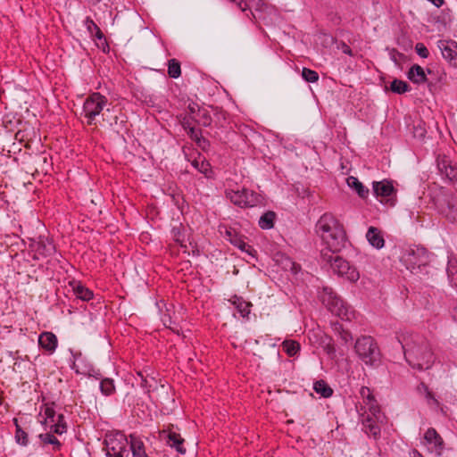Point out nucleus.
I'll list each match as a JSON object with an SVG mask.
<instances>
[{
  "instance_id": "f257e3e1",
  "label": "nucleus",
  "mask_w": 457,
  "mask_h": 457,
  "mask_svg": "<svg viewBox=\"0 0 457 457\" xmlns=\"http://www.w3.org/2000/svg\"><path fill=\"white\" fill-rule=\"evenodd\" d=\"M406 361L413 369L428 370L434 362V354L428 341L422 336L409 334L399 339Z\"/></svg>"
},
{
  "instance_id": "f03ea898",
  "label": "nucleus",
  "mask_w": 457,
  "mask_h": 457,
  "mask_svg": "<svg viewBox=\"0 0 457 457\" xmlns=\"http://www.w3.org/2000/svg\"><path fill=\"white\" fill-rule=\"evenodd\" d=\"M316 232L321 237L325 248L329 253H340L347 244L343 225L331 214H323L316 223Z\"/></svg>"
},
{
  "instance_id": "7ed1b4c3",
  "label": "nucleus",
  "mask_w": 457,
  "mask_h": 457,
  "mask_svg": "<svg viewBox=\"0 0 457 457\" xmlns=\"http://www.w3.org/2000/svg\"><path fill=\"white\" fill-rule=\"evenodd\" d=\"M320 262L322 268L331 270L333 273L351 282L358 280L360 277L356 268L344 259L339 253H334L328 250H320Z\"/></svg>"
},
{
  "instance_id": "20e7f679",
  "label": "nucleus",
  "mask_w": 457,
  "mask_h": 457,
  "mask_svg": "<svg viewBox=\"0 0 457 457\" xmlns=\"http://www.w3.org/2000/svg\"><path fill=\"white\" fill-rule=\"evenodd\" d=\"M321 303L326 308L343 320H351L354 318V312L351 307L329 287H323L319 292Z\"/></svg>"
},
{
  "instance_id": "39448f33",
  "label": "nucleus",
  "mask_w": 457,
  "mask_h": 457,
  "mask_svg": "<svg viewBox=\"0 0 457 457\" xmlns=\"http://www.w3.org/2000/svg\"><path fill=\"white\" fill-rule=\"evenodd\" d=\"M105 96L94 92L90 94L83 104L82 114L87 119V124L89 126L96 125V117L104 112L105 108L110 106Z\"/></svg>"
},
{
  "instance_id": "423d86ee",
  "label": "nucleus",
  "mask_w": 457,
  "mask_h": 457,
  "mask_svg": "<svg viewBox=\"0 0 457 457\" xmlns=\"http://www.w3.org/2000/svg\"><path fill=\"white\" fill-rule=\"evenodd\" d=\"M401 260L412 273L420 267L426 266L429 262L427 250L420 246L406 248Z\"/></svg>"
},
{
  "instance_id": "0eeeda50",
  "label": "nucleus",
  "mask_w": 457,
  "mask_h": 457,
  "mask_svg": "<svg viewBox=\"0 0 457 457\" xmlns=\"http://www.w3.org/2000/svg\"><path fill=\"white\" fill-rule=\"evenodd\" d=\"M360 395L362 403H359L356 408L363 430L370 436L371 433V389L368 386H361Z\"/></svg>"
},
{
  "instance_id": "6e6552de",
  "label": "nucleus",
  "mask_w": 457,
  "mask_h": 457,
  "mask_svg": "<svg viewBox=\"0 0 457 457\" xmlns=\"http://www.w3.org/2000/svg\"><path fill=\"white\" fill-rule=\"evenodd\" d=\"M29 241V249L34 253L33 258L36 260L51 257L56 253L55 245L48 237L39 236Z\"/></svg>"
},
{
  "instance_id": "1a4fd4ad",
  "label": "nucleus",
  "mask_w": 457,
  "mask_h": 457,
  "mask_svg": "<svg viewBox=\"0 0 457 457\" xmlns=\"http://www.w3.org/2000/svg\"><path fill=\"white\" fill-rule=\"evenodd\" d=\"M373 195L381 204L394 206L396 201V190L391 181L382 180L373 181Z\"/></svg>"
},
{
  "instance_id": "9d476101",
  "label": "nucleus",
  "mask_w": 457,
  "mask_h": 457,
  "mask_svg": "<svg viewBox=\"0 0 457 457\" xmlns=\"http://www.w3.org/2000/svg\"><path fill=\"white\" fill-rule=\"evenodd\" d=\"M104 445L105 453L127 452L129 439L120 432L108 434L104 438Z\"/></svg>"
},
{
  "instance_id": "9b49d317",
  "label": "nucleus",
  "mask_w": 457,
  "mask_h": 457,
  "mask_svg": "<svg viewBox=\"0 0 457 457\" xmlns=\"http://www.w3.org/2000/svg\"><path fill=\"white\" fill-rule=\"evenodd\" d=\"M225 238L229 241L230 244L237 247L243 252H245L248 255L255 257L257 251L250 245L245 242V237L239 234L235 228L231 227H225Z\"/></svg>"
},
{
  "instance_id": "f8f14e48",
  "label": "nucleus",
  "mask_w": 457,
  "mask_h": 457,
  "mask_svg": "<svg viewBox=\"0 0 457 457\" xmlns=\"http://www.w3.org/2000/svg\"><path fill=\"white\" fill-rule=\"evenodd\" d=\"M437 46L450 65L457 68V43L452 39L439 40Z\"/></svg>"
},
{
  "instance_id": "ddd939ff",
  "label": "nucleus",
  "mask_w": 457,
  "mask_h": 457,
  "mask_svg": "<svg viewBox=\"0 0 457 457\" xmlns=\"http://www.w3.org/2000/svg\"><path fill=\"white\" fill-rule=\"evenodd\" d=\"M160 436L162 438L166 440V444L170 447L176 449V451L181 454L186 453V448L184 447V439L179 433L171 430L170 428L161 431Z\"/></svg>"
},
{
  "instance_id": "4468645a",
  "label": "nucleus",
  "mask_w": 457,
  "mask_h": 457,
  "mask_svg": "<svg viewBox=\"0 0 457 457\" xmlns=\"http://www.w3.org/2000/svg\"><path fill=\"white\" fill-rule=\"evenodd\" d=\"M354 349L358 356L366 364H371V337H361L357 339Z\"/></svg>"
},
{
  "instance_id": "2eb2a0df",
  "label": "nucleus",
  "mask_w": 457,
  "mask_h": 457,
  "mask_svg": "<svg viewBox=\"0 0 457 457\" xmlns=\"http://www.w3.org/2000/svg\"><path fill=\"white\" fill-rule=\"evenodd\" d=\"M437 207L451 222L457 221V199L445 195L444 203H440Z\"/></svg>"
},
{
  "instance_id": "dca6fc26",
  "label": "nucleus",
  "mask_w": 457,
  "mask_h": 457,
  "mask_svg": "<svg viewBox=\"0 0 457 457\" xmlns=\"http://www.w3.org/2000/svg\"><path fill=\"white\" fill-rule=\"evenodd\" d=\"M118 112H120V110L116 109L115 106L106 107L104 112L102 113V120L104 125H107L108 127L113 129H119L122 127L125 122L123 120H120Z\"/></svg>"
},
{
  "instance_id": "f3484780",
  "label": "nucleus",
  "mask_w": 457,
  "mask_h": 457,
  "mask_svg": "<svg viewBox=\"0 0 457 457\" xmlns=\"http://www.w3.org/2000/svg\"><path fill=\"white\" fill-rule=\"evenodd\" d=\"M129 445L132 457H152V453L146 450V446L139 436L135 434L129 435Z\"/></svg>"
},
{
  "instance_id": "a211bd4d",
  "label": "nucleus",
  "mask_w": 457,
  "mask_h": 457,
  "mask_svg": "<svg viewBox=\"0 0 457 457\" xmlns=\"http://www.w3.org/2000/svg\"><path fill=\"white\" fill-rule=\"evenodd\" d=\"M38 345L44 351L52 354L58 345L57 337L53 332H42L38 337Z\"/></svg>"
},
{
  "instance_id": "6ab92c4d",
  "label": "nucleus",
  "mask_w": 457,
  "mask_h": 457,
  "mask_svg": "<svg viewBox=\"0 0 457 457\" xmlns=\"http://www.w3.org/2000/svg\"><path fill=\"white\" fill-rule=\"evenodd\" d=\"M424 439L431 446L432 451L437 455H441L444 450V441L435 428H428L424 435Z\"/></svg>"
},
{
  "instance_id": "aec40b11",
  "label": "nucleus",
  "mask_w": 457,
  "mask_h": 457,
  "mask_svg": "<svg viewBox=\"0 0 457 457\" xmlns=\"http://www.w3.org/2000/svg\"><path fill=\"white\" fill-rule=\"evenodd\" d=\"M408 79L415 84H422L427 81L425 70L419 64L412 65L408 73Z\"/></svg>"
},
{
  "instance_id": "412c9836",
  "label": "nucleus",
  "mask_w": 457,
  "mask_h": 457,
  "mask_svg": "<svg viewBox=\"0 0 457 457\" xmlns=\"http://www.w3.org/2000/svg\"><path fill=\"white\" fill-rule=\"evenodd\" d=\"M230 302L243 318L248 317L252 307V303L250 302H246L241 296L237 295H234Z\"/></svg>"
},
{
  "instance_id": "4be33fe9",
  "label": "nucleus",
  "mask_w": 457,
  "mask_h": 457,
  "mask_svg": "<svg viewBox=\"0 0 457 457\" xmlns=\"http://www.w3.org/2000/svg\"><path fill=\"white\" fill-rule=\"evenodd\" d=\"M225 194L227 198H228L230 202L233 203L235 205L240 208H245V188H243L242 190L227 189Z\"/></svg>"
},
{
  "instance_id": "5701e85b",
  "label": "nucleus",
  "mask_w": 457,
  "mask_h": 457,
  "mask_svg": "<svg viewBox=\"0 0 457 457\" xmlns=\"http://www.w3.org/2000/svg\"><path fill=\"white\" fill-rule=\"evenodd\" d=\"M346 183L349 187L354 189L361 198H367L369 195V189L363 186L361 182L355 177L350 176L346 179Z\"/></svg>"
},
{
  "instance_id": "b1692460",
  "label": "nucleus",
  "mask_w": 457,
  "mask_h": 457,
  "mask_svg": "<svg viewBox=\"0 0 457 457\" xmlns=\"http://www.w3.org/2000/svg\"><path fill=\"white\" fill-rule=\"evenodd\" d=\"M192 166L196 169L199 172L204 174L206 178H211L212 175V170L211 168V164L205 158H203L199 155L197 159H195L191 162Z\"/></svg>"
},
{
  "instance_id": "393cba45",
  "label": "nucleus",
  "mask_w": 457,
  "mask_h": 457,
  "mask_svg": "<svg viewBox=\"0 0 457 457\" xmlns=\"http://www.w3.org/2000/svg\"><path fill=\"white\" fill-rule=\"evenodd\" d=\"M38 438L41 441L42 446H46V445H51L52 450L54 452L59 451L62 447V443L57 439V437L54 434H52L50 432H47L45 434H40L38 436Z\"/></svg>"
},
{
  "instance_id": "a878e982",
  "label": "nucleus",
  "mask_w": 457,
  "mask_h": 457,
  "mask_svg": "<svg viewBox=\"0 0 457 457\" xmlns=\"http://www.w3.org/2000/svg\"><path fill=\"white\" fill-rule=\"evenodd\" d=\"M438 168L441 172L445 173V176L450 179L453 180L457 179V167L448 160H443L438 163Z\"/></svg>"
},
{
  "instance_id": "bb28decb",
  "label": "nucleus",
  "mask_w": 457,
  "mask_h": 457,
  "mask_svg": "<svg viewBox=\"0 0 457 457\" xmlns=\"http://www.w3.org/2000/svg\"><path fill=\"white\" fill-rule=\"evenodd\" d=\"M74 361L72 368L75 369L77 373L80 374H87L89 376H95L96 378H100L101 374L97 371H96L92 367H89L85 370H80L79 366L77 364V361H79L82 360L83 356L81 353H76L73 354Z\"/></svg>"
},
{
  "instance_id": "cd10ccee",
  "label": "nucleus",
  "mask_w": 457,
  "mask_h": 457,
  "mask_svg": "<svg viewBox=\"0 0 457 457\" xmlns=\"http://www.w3.org/2000/svg\"><path fill=\"white\" fill-rule=\"evenodd\" d=\"M195 121L203 127H209L212 122V118L209 112L204 108H198L196 116L194 118Z\"/></svg>"
},
{
  "instance_id": "c85d7f7f",
  "label": "nucleus",
  "mask_w": 457,
  "mask_h": 457,
  "mask_svg": "<svg viewBox=\"0 0 457 457\" xmlns=\"http://www.w3.org/2000/svg\"><path fill=\"white\" fill-rule=\"evenodd\" d=\"M313 389L324 398L330 397L333 395V389L322 379L314 383Z\"/></svg>"
},
{
  "instance_id": "c756f323",
  "label": "nucleus",
  "mask_w": 457,
  "mask_h": 457,
  "mask_svg": "<svg viewBox=\"0 0 457 457\" xmlns=\"http://www.w3.org/2000/svg\"><path fill=\"white\" fill-rule=\"evenodd\" d=\"M386 421V417L380 411L378 406L373 404V438H376L377 434L380 431V428L378 425H374V423L384 424Z\"/></svg>"
},
{
  "instance_id": "7c9ffc66",
  "label": "nucleus",
  "mask_w": 457,
  "mask_h": 457,
  "mask_svg": "<svg viewBox=\"0 0 457 457\" xmlns=\"http://www.w3.org/2000/svg\"><path fill=\"white\" fill-rule=\"evenodd\" d=\"M276 213L269 211L261 216L259 220V226L262 229H270L274 227Z\"/></svg>"
},
{
  "instance_id": "2f4dec72",
  "label": "nucleus",
  "mask_w": 457,
  "mask_h": 457,
  "mask_svg": "<svg viewBox=\"0 0 457 457\" xmlns=\"http://www.w3.org/2000/svg\"><path fill=\"white\" fill-rule=\"evenodd\" d=\"M245 208L256 206L261 203V195L252 190H248L245 188Z\"/></svg>"
},
{
  "instance_id": "473e14b6",
  "label": "nucleus",
  "mask_w": 457,
  "mask_h": 457,
  "mask_svg": "<svg viewBox=\"0 0 457 457\" xmlns=\"http://www.w3.org/2000/svg\"><path fill=\"white\" fill-rule=\"evenodd\" d=\"M282 349L288 356L294 357L300 351V344L294 340H285L282 343Z\"/></svg>"
},
{
  "instance_id": "72a5a7b5",
  "label": "nucleus",
  "mask_w": 457,
  "mask_h": 457,
  "mask_svg": "<svg viewBox=\"0 0 457 457\" xmlns=\"http://www.w3.org/2000/svg\"><path fill=\"white\" fill-rule=\"evenodd\" d=\"M13 423L15 425V441L19 445L26 446L29 443L28 434L25 432L21 427L19 425L18 419H13Z\"/></svg>"
},
{
  "instance_id": "f704fd0d",
  "label": "nucleus",
  "mask_w": 457,
  "mask_h": 457,
  "mask_svg": "<svg viewBox=\"0 0 457 457\" xmlns=\"http://www.w3.org/2000/svg\"><path fill=\"white\" fill-rule=\"evenodd\" d=\"M73 291L76 296L83 301H89L94 296V294L90 289L79 283L73 287Z\"/></svg>"
},
{
  "instance_id": "c9c22d12",
  "label": "nucleus",
  "mask_w": 457,
  "mask_h": 457,
  "mask_svg": "<svg viewBox=\"0 0 457 457\" xmlns=\"http://www.w3.org/2000/svg\"><path fill=\"white\" fill-rule=\"evenodd\" d=\"M168 74L172 79H177L181 75L180 62L178 60L168 61Z\"/></svg>"
},
{
  "instance_id": "e433bc0d",
  "label": "nucleus",
  "mask_w": 457,
  "mask_h": 457,
  "mask_svg": "<svg viewBox=\"0 0 457 457\" xmlns=\"http://www.w3.org/2000/svg\"><path fill=\"white\" fill-rule=\"evenodd\" d=\"M100 390L104 395H111L115 392V386L112 378H103L100 382Z\"/></svg>"
},
{
  "instance_id": "4c0bfd02",
  "label": "nucleus",
  "mask_w": 457,
  "mask_h": 457,
  "mask_svg": "<svg viewBox=\"0 0 457 457\" xmlns=\"http://www.w3.org/2000/svg\"><path fill=\"white\" fill-rule=\"evenodd\" d=\"M390 89L396 94H403L410 90V86L403 80L394 79L391 82Z\"/></svg>"
},
{
  "instance_id": "58836bf2",
  "label": "nucleus",
  "mask_w": 457,
  "mask_h": 457,
  "mask_svg": "<svg viewBox=\"0 0 457 457\" xmlns=\"http://www.w3.org/2000/svg\"><path fill=\"white\" fill-rule=\"evenodd\" d=\"M385 245V238L382 231L373 227V247L381 249Z\"/></svg>"
},
{
  "instance_id": "ea45409f",
  "label": "nucleus",
  "mask_w": 457,
  "mask_h": 457,
  "mask_svg": "<svg viewBox=\"0 0 457 457\" xmlns=\"http://www.w3.org/2000/svg\"><path fill=\"white\" fill-rule=\"evenodd\" d=\"M302 77L306 82L314 83L319 80V74L317 71L303 68L302 71Z\"/></svg>"
},
{
  "instance_id": "a19ab883",
  "label": "nucleus",
  "mask_w": 457,
  "mask_h": 457,
  "mask_svg": "<svg viewBox=\"0 0 457 457\" xmlns=\"http://www.w3.org/2000/svg\"><path fill=\"white\" fill-rule=\"evenodd\" d=\"M188 137L194 140L195 143H206V139L202 136L201 129H197L195 128H190V130L187 133Z\"/></svg>"
},
{
  "instance_id": "79ce46f5",
  "label": "nucleus",
  "mask_w": 457,
  "mask_h": 457,
  "mask_svg": "<svg viewBox=\"0 0 457 457\" xmlns=\"http://www.w3.org/2000/svg\"><path fill=\"white\" fill-rule=\"evenodd\" d=\"M427 133L425 125L422 121L417 122V124L413 125L412 134L416 138H423Z\"/></svg>"
},
{
  "instance_id": "37998d69",
  "label": "nucleus",
  "mask_w": 457,
  "mask_h": 457,
  "mask_svg": "<svg viewBox=\"0 0 457 457\" xmlns=\"http://www.w3.org/2000/svg\"><path fill=\"white\" fill-rule=\"evenodd\" d=\"M260 1L261 0H237L232 3L235 4L242 12H246L250 9V4H256V5H258Z\"/></svg>"
},
{
  "instance_id": "c03bdc74",
  "label": "nucleus",
  "mask_w": 457,
  "mask_h": 457,
  "mask_svg": "<svg viewBox=\"0 0 457 457\" xmlns=\"http://www.w3.org/2000/svg\"><path fill=\"white\" fill-rule=\"evenodd\" d=\"M87 27V29L93 33V29L96 30V36L98 37V38H102L104 37L103 35V32L101 31V29H99V27L94 22V21L87 17L86 19V21H85Z\"/></svg>"
},
{
  "instance_id": "a18cd8bd",
  "label": "nucleus",
  "mask_w": 457,
  "mask_h": 457,
  "mask_svg": "<svg viewBox=\"0 0 457 457\" xmlns=\"http://www.w3.org/2000/svg\"><path fill=\"white\" fill-rule=\"evenodd\" d=\"M214 112L215 121L218 122L220 127H223L227 120V112L218 108H215Z\"/></svg>"
},
{
  "instance_id": "49530a36",
  "label": "nucleus",
  "mask_w": 457,
  "mask_h": 457,
  "mask_svg": "<svg viewBox=\"0 0 457 457\" xmlns=\"http://www.w3.org/2000/svg\"><path fill=\"white\" fill-rule=\"evenodd\" d=\"M53 424L50 426V433L62 435L66 432L67 425L66 424H58L55 422H52Z\"/></svg>"
},
{
  "instance_id": "de8ad7c7",
  "label": "nucleus",
  "mask_w": 457,
  "mask_h": 457,
  "mask_svg": "<svg viewBox=\"0 0 457 457\" xmlns=\"http://www.w3.org/2000/svg\"><path fill=\"white\" fill-rule=\"evenodd\" d=\"M416 53L422 58H428L429 52L423 43H417L415 46Z\"/></svg>"
},
{
  "instance_id": "09e8293b",
  "label": "nucleus",
  "mask_w": 457,
  "mask_h": 457,
  "mask_svg": "<svg viewBox=\"0 0 457 457\" xmlns=\"http://www.w3.org/2000/svg\"><path fill=\"white\" fill-rule=\"evenodd\" d=\"M45 415H46V421L47 420H50V422H54L55 421V416H56V413H55V411L53 407L51 406H48L46 405V408H45Z\"/></svg>"
},
{
  "instance_id": "8fccbe9b",
  "label": "nucleus",
  "mask_w": 457,
  "mask_h": 457,
  "mask_svg": "<svg viewBox=\"0 0 457 457\" xmlns=\"http://www.w3.org/2000/svg\"><path fill=\"white\" fill-rule=\"evenodd\" d=\"M331 326H332L333 331L337 334H340L345 329L343 327V324L338 321L332 322Z\"/></svg>"
},
{
  "instance_id": "3c124183",
  "label": "nucleus",
  "mask_w": 457,
  "mask_h": 457,
  "mask_svg": "<svg viewBox=\"0 0 457 457\" xmlns=\"http://www.w3.org/2000/svg\"><path fill=\"white\" fill-rule=\"evenodd\" d=\"M341 337V339L345 342V343H347L349 340L352 339V336L350 334V332L346 329H344L340 334H338Z\"/></svg>"
},
{
  "instance_id": "603ef678",
  "label": "nucleus",
  "mask_w": 457,
  "mask_h": 457,
  "mask_svg": "<svg viewBox=\"0 0 457 457\" xmlns=\"http://www.w3.org/2000/svg\"><path fill=\"white\" fill-rule=\"evenodd\" d=\"M181 124L187 132L190 130V128H195L188 118H184Z\"/></svg>"
},
{
  "instance_id": "864d4df0",
  "label": "nucleus",
  "mask_w": 457,
  "mask_h": 457,
  "mask_svg": "<svg viewBox=\"0 0 457 457\" xmlns=\"http://www.w3.org/2000/svg\"><path fill=\"white\" fill-rule=\"evenodd\" d=\"M420 386L424 387V392L426 393L427 399L435 400L433 394L429 391L428 386L425 383H420Z\"/></svg>"
},
{
  "instance_id": "5fc2aeb1",
  "label": "nucleus",
  "mask_w": 457,
  "mask_h": 457,
  "mask_svg": "<svg viewBox=\"0 0 457 457\" xmlns=\"http://www.w3.org/2000/svg\"><path fill=\"white\" fill-rule=\"evenodd\" d=\"M106 457H127L128 456V451L127 452H120L117 453H105Z\"/></svg>"
},
{
  "instance_id": "6e6d98bb",
  "label": "nucleus",
  "mask_w": 457,
  "mask_h": 457,
  "mask_svg": "<svg viewBox=\"0 0 457 457\" xmlns=\"http://www.w3.org/2000/svg\"><path fill=\"white\" fill-rule=\"evenodd\" d=\"M54 422L58 424H66L63 414H58L57 416H55Z\"/></svg>"
},
{
  "instance_id": "4d7b16f0",
  "label": "nucleus",
  "mask_w": 457,
  "mask_h": 457,
  "mask_svg": "<svg viewBox=\"0 0 457 457\" xmlns=\"http://www.w3.org/2000/svg\"><path fill=\"white\" fill-rule=\"evenodd\" d=\"M342 51L345 54H352V50H351L350 46L345 45V43H343V45H342Z\"/></svg>"
},
{
  "instance_id": "13d9d810",
  "label": "nucleus",
  "mask_w": 457,
  "mask_h": 457,
  "mask_svg": "<svg viewBox=\"0 0 457 457\" xmlns=\"http://www.w3.org/2000/svg\"><path fill=\"white\" fill-rule=\"evenodd\" d=\"M196 144H197V145H198L199 147H201L203 150H206L207 146H209V145H210V143H209V141H208L207 139H206V143L200 142V143H196Z\"/></svg>"
},
{
  "instance_id": "bf43d9fd",
  "label": "nucleus",
  "mask_w": 457,
  "mask_h": 457,
  "mask_svg": "<svg viewBox=\"0 0 457 457\" xmlns=\"http://www.w3.org/2000/svg\"><path fill=\"white\" fill-rule=\"evenodd\" d=\"M291 264V270L294 273H297L298 269H300L299 265H296L295 262L289 261Z\"/></svg>"
},
{
  "instance_id": "052dcab7",
  "label": "nucleus",
  "mask_w": 457,
  "mask_h": 457,
  "mask_svg": "<svg viewBox=\"0 0 457 457\" xmlns=\"http://www.w3.org/2000/svg\"><path fill=\"white\" fill-rule=\"evenodd\" d=\"M366 238L368 242L371 245V226L367 230Z\"/></svg>"
},
{
  "instance_id": "680f3d73",
  "label": "nucleus",
  "mask_w": 457,
  "mask_h": 457,
  "mask_svg": "<svg viewBox=\"0 0 457 457\" xmlns=\"http://www.w3.org/2000/svg\"><path fill=\"white\" fill-rule=\"evenodd\" d=\"M411 457H423L417 450H413L411 453Z\"/></svg>"
},
{
  "instance_id": "e2e57ef3",
  "label": "nucleus",
  "mask_w": 457,
  "mask_h": 457,
  "mask_svg": "<svg viewBox=\"0 0 457 457\" xmlns=\"http://www.w3.org/2000/svg\"><path fill=\"white\" fill-rule=\"evenodd\" d=\"M188 110H189L190 113H195L196 114L197 111H195V108L194 106L188 105Z\"/></svg>"
},
{
  "instance_id": "0e129e2a",
  "label": "nucleus",
  "mask_w": 457,
  "mask_h": 457,
  "mask_svg": "<svg viewBox=\"0 0 457 457\" xmlns=\"http://www.w3.org/2000/svg\"><path fill=\"white\" fill-rule=\"evenodd\" d=\"M418 389H419L420 391H421V390H423V391H424V387H421V386H420V385L418 386Z\"/></svg>"
},
{
  "instance_id": "69168bd1",
  "label": "nucleus",
  "mask_w": 457,
  "mask_h": 457,
  "mask_svg": "<svg viewBox=\"0 0 457 457\" xmlns=\"http://www.w3.org/2000/svg\"><path fill=\"white\" fill-rule=\"evenodd\" d=\"M373 355L375 354V349L372 350ZM375 361V359L373 358V362Z\"/></svg>"
},
{
  "instance_id": "338daca9",
  "label": "nucleus",
  "mask_w": 457,
  "mask_h": 457,
  "mask_svg": "<svg viewBox=\"0 0 457 457\" xmlns=\"http://www.w3.org/2000/svg\"><path fill=\"white\" fill-rule=\"evenodd\" d=\"M229 2H236L237 0H228Z\"/></svg>"
}]
</instances>
